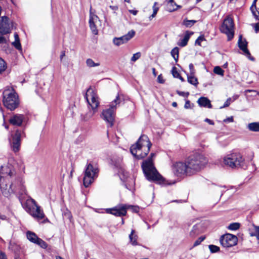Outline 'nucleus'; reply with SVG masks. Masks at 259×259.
<instances>
[{
    "label": "nucleus",
    "instance_id": "nucleus-1",
    "mask_svg": "<svg viewBox=\"0 0 259 259\" xmlns=\"http://www.w3.org/2000/svg\"><path fill=\"white\" fill-rule=\"evenodd\" d=\"M207 163V160L203 155L195 154L189 156L184 163H176L174 166V171L177 176H192L202 169Z\"/></svg>",
    "mask_w": 259,
    "mask_h": 259
},
{
    "label": "nucleus",
    "instance_id": "nucleus-2",
    "mask_svg": "<svg viewBox=\"0 0 259 259\" xmlns=\"http://www.w3.org/2000/svg\"><path fill=\"white\" fill-rule=\"evenodd\" d=\"M155 154L151 153L150 156L142 163V168L146 179L150 181L156 182L160 184H164L165 179L157 171L154 165L153 157Z\"/></svg>",
    "mask_w": 259,
    "mask_h": 259
},
{
    "label": "nucleus",
    "instance_id": "nucleus-3",
    "mask_svg": "<svg viewBox=\"0 0 259 259\" xmlns=\"http://www.w3.org/2000/svg\"><path fill=\"white\" fill-rule=\"evenodd\" d=\"M152 144L147 136L142 135L135 144L132 145L130 151L132 154L137 159H142L149 152Z\"/></svg>",
    "mask_w": 259,
    "mask_h": 259
},
{
    "label": "nucleus",
    "instance_id": "nucleus-4",
    "mask_svg": "<svg viewBox=\"0 0 259 259\" xmlns=\"http://www.w3.org/2000/svg\"><path fill=\"white\" fill-rule=\"evenodd\" d=\"M6 180V179L4 178L0 177V187L2 193L5 195L13 193H17L20 195H23L26 193L25 187L21 178L16 179L10 185L5 183Z\"/></svg>",
    "mask_w": 259,
    "mask_h": 259
},
{
    "label": "nucleus",
    "instance_id": "nucleus-5",
    "mask_svg": "<svg viewBox=\"0 0 259 259\" xmlns=\"http://www.w3.org/2000/svg\"><path fill=\"white\" fill-rule=\"evenodd\" d=\"M22 206L27 212L37 220L44 219L45 216L43 210L35 200L30 197L22 204Z\"/></svg>",
    "mask_w": 259,
    "mask_h": 259
},
{
    "label": "nucleus",
    "instance_id": "nucleus-6",
    "mask_svg": "<svg viewBox=\"0 0 259 259\" xmlns=\"http://www.w3.org/2000/svg\"><path fill=\"white\" fill-rule=\"evenodd\" d=\"M99 169L97 164L91 162L87 164L83 177V185L89 187L98 177Z\"/></svg>",
    "mask_w": 259,
    "mask_h": 259
},
{
    "label": "nucleus",
    "instance_id": "nucleus-7",
    "mask_svg": "<svg viewBox=\"0 0 259 259\" xmlns=\"http://www.w3.org/2000/svg\"><path fill=\"white\" fill-rule=\"evenodd\" d=\"M121 102V99L119 95L116 97V98L110 103L108 109L104 110L102 111V117L105 120L110 127L114 124L115 118V112Z\"/></svg>",
    "mask_w": 259,
    "mask_h": 259
},
{
    "label": "nucleus",
    "instance_id": "nucleus-8",
    "mask_svg": "<svg viewBox=\"0 0 259 259\" xmlns=\"http://www.w3.org/2000/svg\"><path fill=\"white\" fill-rule=\"evenodd\" d=\"M224 163L231 168L243 167L245 160L239 153L234 152L228 154L224 158Z\"/></svg>",
    "mask_w": 259,
    "mask_h": 259
},
{
    "label": "nucleus",
    "instance_id": "nucleus-9",
    "mask_svg": "<svg viewBox=\"0 0 259 259\" xmlns=\"http://www.w3.org/2000/svg\"><path fill=\"white\" fill-rule=\"evenodd\" d=\"M3 102L8 109L13 110L19 105L18 96L13 90L7 89L3 92Z\"/></svg>",
    "mask_w": 259,
    "mask_h": 259
},
{
    "label": "nucleus",
    "instance_id": "nucleus-10",
    "mask_svg": "<svg viewBox=\"0 0 259 259\" xmlns=\"http://www.w3.org/2000/svg\"><path fill=\"white\" fill-rule=\"evenodd\" d=\"M221 31L227 35L228 40H231L234 35V25L233 19L230 17H227L220 27Z\"/></svg>",
    "mask_w": 259,
    "mask_h": 259
},
{
    "label": "nucleus",
    "instance_id": "nucleus-11",
    "mask_svg": "<svg viewBox=\"0 0 259 259\" xmlns=\"http://www.w3.org/2000/svg\"><path fill=\"white\" fill-rule=\"evenodd\" d=\"M24 135L23 131L17 130L13 134H11L9 141L11 149L14 152H17L19 151L21 146V138Z\"/></svg>",
    "mask_w": 259,
    "mask_h": 259
},
{
    "label": "nucleus",
    "instance_id": "nucleus-12",
    "mask_svg": "<svg viewBox=\"0 0 259 259\" xmlns=\"http://www.w3.org/2000/svg\"><path fill=\"white\" fill-rule=\"evenodd\" d=\"M84 97L92 109H97L99 106L98 97L95 90L90 87L87 91Z\"/></svg>",
    "mask_w": 259,
    "mask_h": 259
},
{
    "label": "nucleus",
    "instance_id": "nucleus-13",
    "mask_svg": "<svg viewBox=\"0 0 259 259\" xmlns=\"http://www.w3.org/2000/svg\"><path fill=\"white\" fill-rule=\"evenodd\" d=\"M237 237L231 234H227L221 236L220 242L224 247H230L235 245L237 243Z\"/></svg>",
    "mask_w": 259,
    "mask_h": 259
},
{
    "label": "nucleus",
    "instance_id": "nucleus-14",
    "mask_svg": "<svg viewBox=\"0 0 259 259\" xmlns=\"http://www.w3.org/2000/svg\"><path fill=\"white\" fill-rule=\"evenodd\" d=\"M129 207V205L120 204L113 208L107 209L106 212L116 217H122L126 215L127 209Z\"/></svg>",
    "mask_w": 259,
    "mask_h": 259
},
{
    "label": "nucleus",
    "instance_id": "nucleus-15",
    "mask_svg": "<svg viewBox=\"0 0 259 259\" xmlns=\"http://www.w3.org/2000/svg\"><path fill=\"white\" fill-rule=\"evenodd\" d=\"M135 35V31L133 30L130 31L127 34L119 37H114L113 43L116 46L126 43L131 39Z\"/></svg>",
    "mask_w": 259,
    "mask_h": 259
},
{
    "label": "nucleus",
    "instance_id": "nucleus-16",
    "mask_svg": "<svg viewBox=\"0 0 259 259\" xmlns=\"http://www.w3.org/2000/svg\"><path fill=\"white\" fill-rule=\"evenodd\" d=\"M12 24L8 17L3 16L0 20V33L6 34L11 32Z\"/></svg>",
    "mask_w": 259,
    "mask_h": 259
},
{
    "label": "nucleus",
    "instance_id": "nucleus-17",
    "mask_svg": "<svg viewBox=\"0 0 259 259\" xmlns=\"http://www.w3.org/2000/svg\"><path fill=\"white\" fill-rule=\"evenodd\" d=\"M238 47L240 50H241L249 59L253 60V58L251 57L250 54L247 48V42L245 39H243L242 35H240L238 42Z\"/></svg>",
    "mask_w": 259,
    "mask_h": 259
},
{
    "label": "nucleus",
    "instance_id": "nucleus-18",
    "mask_svg": "<svg viewBox=\"0 0 259 259\" xmlns=\"http://www.w3.org/2000/svg\"><path fill=\"white\" fill-rule=\"evenodd\" d=\"M91 9H92L91 8ZM98 19V17L97 15L93 14L91 12V9H90V19H89V24L91 30L92 32L96 35L98 33V30L97 29L96 25L95 24L97 22Z\"/></svg>",
    "mask_w": 259,
    "mask_h": 259
},
{
    "label": "nucleus",
    "instance_id": "nucleus-19",
    "mask_svg": "<svg viewBox=\"0 0 259 259\" xmlns=\"http://www.w3.org/2000/svg\"><path fill=\"white\" fill-rule=\"evenodd\" d=\"M24 119L22 114H15L9 119V122L14 125L20 126Z\"/></svg>",
    "mask_w": 259,
    "mask_h": 259
},
{
    "label": "nucleus",
    "instance_id": "nucleus-20",
    "mask_svg": "<svg viewBox=\"0 0 259 259\" xmlns=\"http://www.w3.org/2000/svg\"><path fill=\"white\" fill-rule=\"evenodd\" d=\"M250 10L256 19L259 20V0H254Z\"/></svg>",
    "mask_w": 259,
    "mask_h": 259
},
{
    "label": "nucleus",
    "instance_id": "nucleus-21",
    "mask_svg": "<svg viewBox=\"0 0 259 259\" xmlns=\"http://www.w3.org/2000/svg\"><path fill=\"white\" fill-rule=\"evenodd\" d=\"M193 34V32H189L188 31H187L185 33L184 38L180 40L178 45L181 47H184L186 46L187 45L188 41L190 38V36Z\"/></svg>",
    "mask_w": 259,
    "mask_h": 259
},
{
    "label": "nucleus",
    "instance_id": "nucleus-22",
    "mask_svg": "<svg viewBox=\"0 0 259 259\" xmlns=\"http://www.w3.org/2000/svg\"><path fill=\"white\" fill-rule=\"evenodd\" d=\"M197 103L200 106L208 107L211 108L212 105L210 103V101L207 98L200 97L197 101Z\"/></svg>",
    "mask_w": 259,
    "mask_h": 259
},
{
    "label": "nucleus",
    "instance_id": "nucleus-23",
    "mask_svg": "<svg viewBox=\"0 0 259 259\" xmlns=\"http://www.w3.org/2000/svg\"><path fill=\"white\" fill-rule=\"evenodd\" d=\"M27 239L31 241L35 244L37 239L39 238L37 235L33 232L28 231L26 234Z\"/></svg>",
    "mask_w": 259,
    "mask_h": 259
},
{
    "label": "nucleus",
    "instance_id": "nucleus-24",
    "mask_svg": "<svg viewBox=\"0 0 259 259\" xmlns=\"http://www.w3.org/2000/svg\"><path fill=\"white\" fill-rule=\"evenodd\" d=\"M200 232L201 231L200 230V225H196L193 227L192 229L189 233V235L191 237H194L196 235L200 234Z\"/></svg>",
    "mask_w": 259,
    "mask_h": 259
},
{
    "label": "nucleus",
    "instance_id": "nucleus-25",
    "mask_svg": "<svg viewBox=\"0 0 259 259\" xmlns=\"http://www.w3.org/2000/svg\"><path fill=\"white\" fill-rule=\"evenodd\" d=\"M247 128L249 131L252 132H259V122H254L250 123L248 124Z\"/></svg>",
    "mask_w": 259,
    "mask_h": 259
},
{
    "label": "nucleus",
    "instance_id": "nucleus-26",
    "mask_svg": "<svg viewBox=\"0 0 259 259\" xmlns=\"http://www.w3.org/2000/svg\"><path fill=\"white\" fill-rule=\"evenodd\" d=\"M97 109L90 110L85 114L82 116V118L84 121H88L94 116Z\"/></svg>",
    "mask_w": 259,
    "mask_h": 259
},
{
    "label": "nucleus",
    "instance_id": "nucleus-27",
    "mask_svg": "<svg viewBox=\"0 0 259 259\" xmlns=\"http://www.w3.org/2000/svg\"><path fill=\"white\" fill-rule=\"evenodd\" d=\"M135 231L132 230L131 234L129 235V238L130 240V242L133 245H138L137 242L138 236L137 235H135Z\"/></svg>",
    "mask_w": 259,
    "mask_h": 259
},
{
    "label": "nucleus",
    "instance_id": "nucleus-28",
    "mask_svg": "<svg viewBox=\"0 0 259 259\" xmlns=\"http://www.w3.org/2000/svg\"><path fill=\"white\" fill-rule=\"evenodd\" d=\"M187 80L189 83L195 87H197L198 84V79L195 76V75L187 74Z\"/></svg>",
    "mask_w": 259,
    "mask_h": 259
},
{
    "label": "nucleus",
    "instance_id": "nucleus-29",
    "mask_svg": "<svg viewBox=\"0 0 259 259\" xmlns=\"http://www.w3.org/2000/svg\"><path fill=\"white\" fill-rule=\"evenodd\" d=\"M157 2H155L154 3V5L153 6V7H152V9H153V13L151 15H150L149 17V20L150 21H151L153 18H154L157 13V12L159 10V7L157 6Z\"/></svg>",
    "mask_w": 259,
    "mask_h": 259
},
{
    "label": "nucleus",
    "instance_id": "nucleus-30",
    "mask_svg": "<svg viewBox=\"0 0 259 259\" xmlns=\"http://www.w3.org/2000/svg\"><path fill=\"white\" fill-rule=\"evenodd\" d=\"M157 2H155L154 3V5L153 6V7H152V9H153V13L151 15H150L149 17V20L150 21H151L153 18H154L157 13V12L159 10V7L157 6Z\"/></svg>",
    "mask_w": 259,
    "mask_h": 259
},
{
    "label": "nucleus",
    "instance_id": "nucleus-31",
    "mask_svg": "<svg viewBox=\"0 0 259 259\" xmlns=\"http://www.w3.org/2000/svg\"><path fill=\"white\" fill-rule=\"evenodd\" d=\"M86 64L89 67H97L100 65V63H95L92 59L90 58L87 59Z\"/></svg>",
    "mask_w": 259,
    "mask_h": 259
},
{
    "label": "nucleus",
    "instance_id": "nucleus-32",
    "mask_svg": "<svg viewBox=\"0 0 259 259\" xmlns=\"http://www.w3.org/2000/svg\"><path fill=\"white\" fill-rule=\"evenodd\" d=\"M171 55L175 60L177 62L179 58V49L178 47H175L171 50Z\"/></svg>",
    "mask_w": 259,
    "mask_h": 259
},
{
    "label": "nucleus",
    "instance_id": "nucleus-33",
    "mask_svg": "<svg viewBox=\"0 0 259 259\" xmlns=\"http://www.w3.org/2000/svg\"><path fill=\"white\" fill-rule=\"evenodd\" d=\"M238 98V96H234L232 98H228L226 101L225 102L224 105H223V107H228L231 102H234L235 100H236Z\"/></svg>",
    "mask_w": 259,
    "mask_h": 259
},
{
    "label": "nucleus",
    "instance_id": "nucleus-34",
    "mask_svg": "<svg viewBox=\"0 0 259 259\" xmlns=\"http://www.w3.org/2000/svg\"><path fill=\"white\" fill-rule=\"evenodd\" d=\"M7 67V64L5 61L0 58V74L6 70Z\"/></svg>",
    "mask_w": 259,
    "mask_h": 259
},
{
    "label": "nucleus",
    "instance_id": "nucleus-35",
    "mask_svg": "<svg viewBox=\"0 0 259 259\" xmlns=\"http://www.w3.org/2000/svg\"><path fill=\"white\" fill-rule=\"evenodd\" d=\"M196 22L197 21L196 20H188L186 19L184 20L183 24L186 27H191L194 25Z\"/></svg>",
    "mask_w": 259,
    "mask_h": 259
},
{
    "label": "nucleus",
    "instance_id": "nucleus-36",
    "mask_svg": "<svg viewBox=\"0 0 259 259\" xmlns=\"http://www.w3.org/2000/svg\"><path fill=\"white\" fill-rule=\"evenodd\" d=\"M35 244L39 245L43 248H46L47 247V244L41 239L38 238Z\"/></svg>",
    "mask_w": 259,
    "mask_h": 259
},
{
    "label": "nucleus",
    "instance_id": "nucleus-37",
    "mask_svg": "<svg viewBox=\"0 0 259 259\" xmlns=\"http://www.w3.org/2000/svg\"><path fill=\"white\" fill-rule=\"evenodd\" d=\"M179 8H181V6H179L177 4H176V6L174 4L173 5H170V4H167L168 11L169 12H173L174 11H176Z\"/></svg>",
    "mask_w": 259,
    "mask_h": 259
},
{
    "label": "nucleus",
    "instance_id": "nucleus-38",
    "mask_svg": "<svg viewBox=\"0 0 259 259\" xmlns=\"http://www.w3.org/2000/svg\"><path fill=\"white\" fill-rule=\"evenodd\" d=\"M213 72L218 75H223L224 71L219 66H215L213 69Z\"/></svg>",
    "mask_w": 259,
    "mask_h": 259
},
{
    "label": "nucleus",
    "instance_id": "nucleus-39",
    "mask_svg": "<svg viewBox=\"0 0 259 259\" xmlns=\"http://www.w3.org/2000/svg\"><path fill=\"white\" fill-rule=\"evenodd\" d=\"M240 227V224L237 223H234L231 224L229 227L228 229L231 230H236L239 229Z\"/></svg>",
    "mask_w": 259,
    "mask_h": 259
},
{
    "label": "nucleus",
    "instance_id": "nucleus-40",
    "mask_svg": "<svg viewBox=\"0 0 259 259\" xmlns=\"http://www.w3.org/2000/svg\"><path fill=\"white\" fill-rule=\"evenodd\" d=\"M208 247L209 249H210V252L212 253L217 252L220 250L219 247L214 245H209L208 246Z\"/></svg>",
    "mask_w": 259,
    "mask_h": 259
},
{
    "label": "nucleus",
    "instance_id": "nucleus-41",
    "mask_svg": "<svg viewBox=\"0 0 259 259\" xmlns=\"http://www.w3.org/2000/svg\"><path fill=\"white\" fill-rule=\"evenodd\" d=\"M205 237L204 236L200 237L197 240H196L193 244V247H195L199 245L204 239Z\"/></svg>",
    "mask_w": 259,
    "mask_h": 259
},
{
    "label": "nucleus",
    "instance_id": "nucleus-42",
    "mask_svg": "<svg viewBox=\"0 0 259 259\" xmlns=\"http://www.w3.org/2000/svg\"><path fill=\"white\" fill-rule=\"evenodd\" d=\"M171 73L175 78H177L180 76V73L177 71V69L176 67H173L171 70Z\"/></svg>",
    "mask_w": 259,
    "mask_h": 259
},
{
    "label": "nucleus",
    "instance_id": "nucleus-43",
    "mask_svg": "<svg viewBox=\"0 0 259 259\" xmlns=\"http://www.w3.org/2000/svg\"><path fill=\"white\" fill-rule=\"evenodd\" d=\"M141 57V53L140 52L136 53L133 55L132 57L131 58V61L133 62H135L137 60H138Z\"/></svg>",
    "mask_w": 259,
    "mask_h": 259
},
{
    "label": "nucleus",
    "instance_id": "nucleus-44",
    "mask_svg": "<svg viewBox=\"0 0 259 259\" xmlns=\"http://www.w3.org/2000/svg\"><path fill=\"white\" fill-rule=\"evenodd\" d=\"M12 45L15 47L16 49L18 50H21V46L20 41H15L12 43Z\"/></svg>",
    "mask_w": 259,
    "mask_h": 259
},
{
    "label": "nucleus",
    "instance_id": "nucleus-45",
    "mask_svg": "<svg viewBox=\"0 0 259 259\" xmlns=\"http://www.w3.org/2000/svg\"><path fill=\"white\" fill-rule=\"evenodd\" d=\"M189 70H190L189 74L190 75H195V70L194 67V65H193V64L190 63L189 65Z\"/></svg>",
    "mask_w": 259,
    "mask_h": 259
},
{
    "label": "nucleus",
    "instance_id": "nucleus-46",
    "mask_svg": "<svg viewBox=\"0 0 259 259\" xmlns=\"http://www.w3.org/2000/svg\"><path fill=\"white\" fill-rule=\"evenodd\" d=\"M254 230H255L254 234H251V235L256 236L257 239L258 240H259V226H254Z\"/></svg>",
    "mask_w": 259,
    "mask_h": 259
},
{
    "label": "nucleus",
    "instance_id": "nucleus-47",
    "mask_svg": "<svg viewBox=\"0 0 259 259\" xmlns=\"http://www.w3.org/2000/svg\"><path fill=\"white\" fill-rule=\"evenodd\" d=\"M204 40V38L203 36H200L195 41V44L199 46H201V42Z\"/></svg>",
    "mask_w": 259,
    "mask_h": 259
},
{
    "label": "nucleus",
    "instance_id": "nucleus-48",
    "mask_svg": "<svg viewBox=\"0 0 259 259\" xmlns=\"http://www.w3.org/2000/svg\"><path fill=\"white\" fill-rule=\"evenodd\" d=\"M233 121H234L233 117L230 116L229 117H228V118L224 119L223 122H224L225 123H228V122H233Z\"/></svg>",
    "mask_w": 259,
    "mask_h": 259
},
{
    "label": "nucleus",
    "instance_id": "nucleus-49",
    "mask_svg": "<svg viewBox=\"0 0 259 259\" xmlns=\"http://www.w3.org/2000/svg\"><path fill=\"white\" fill-rule=\"evenodd\" d=\"M177 94H179L180 96H184V97H188L189 95V93L188 92L185 93L184 92H181V91H177Z\"/></svg>",
    "mask_w": 259,
    "mask_h": 259
},
{
    "label": "nucleus",
    "instance_id": "nucleus-50",
    "mask_svg": "<svg viewBox=\"0 0 259 259\" xmlns=\"http://www.w3.org/2000/svg\"><path fill=\"white\" fill-rule=\"evenodd\" d=\"M184 107L186 109H189L191 108L190 102L189 100H187L185 102Z\"/></svg>",
    "mask_w": 259,
    "mask_h": 259
},
{
    "label": "nucleus",
    "instance_id": "nucleus-51",
    "mask_svg": "<svg viewBox=\"0 0 259 259\" xmlns=\"http://www.w3.org/2000/svg\"><path fill=\"white\" fill-rule=\"evenodd\" d=\"M0 259H7L5 254L0 251Z\"/></svg>",
    "mask_w": 259,
    "mask_h": 259
},
{
    "label": "nucleus",
    "instance_id": "nucleus-52",
    "mask_svg": "<svg viewBox=\"0 0 259 259\" xmlns=\"http://www.w3.org/2000/svg\"><path fill=\"white\" fill-rule=\"evenodd\" d=\"M158 81L159 83H162L164 82L163 79L162 78L161 74L158 75L157 78Z\"/></svg>",
    "mask_w": 259,
    "mask_h": 259
},
{
    "label": "nucleus",
    "instance_id": "nucleus-53",
    "mask_svg": "<svg viewBox=\"0 0 259 259\" xmlns=\"http://www.w3.org/2000/svg\"><path fill=\"white\" fill-rule=\"evenodd\" d=\"M204 121L207 123H208L210 125H213L214 124V122L212 120L208 119V118H206Z\"/></svg>",
    "mask_w": 259,
    "mask_h": 259
},
{
    "label": "nucleus",
    "instance_id": "nucleus-54",
    "mask_svg": "<svg viewBox=\"0 0 259 259\" xmlns=\"http://www.w3.org/2000/svg\"><path fill=\"white\" fill-rule=\"evenodd\" d=\"M130 207L128 208H129L130 207H132L133 208V210L135 212H138V210H139V207H137V206H131V205H129Z\"/></svg>",
    "mask_w": 259,
    "mask_h": 259
},
{
    "label": "nucleus",
    "instance_id": "nucleus-55",
    "mask_svg": "<svg viewBox=\"0 0 259 259\" xmlns=\"http://www.w3.org/2000/svg\"><path fill=\"white\" fill-rule=\"evenodd\" d=\"M124 176H126V177H127V172H124L123 173V178L121 177V176H120V179H121L123 181H125L126 180V178H124Z\"/></svg>",
    "mask_w": 259,
    "mask_h": 259
},
{
    "label": "nucleus",
    "instance_id": "nucleus-56",
    "mask_svg": "<svg viewBox=\"0 0 259 259\" xmlns=\"http://www.w3.org/2000/svg\"><path fill=\"white\" fill-rule=\"evenodd\" d=\"M129 12H130V13L133 14L134 15H136L137 14V13H138V11L134 10H129Z\"/></svg>",
    "mask_w": 259,
    "mask_h": 259
},
{
    "label": "nucleus",
    "instance_id": "nucleus-57",
    "mask_svg": "<svg viewBox=\"0 0 259 259\" xmlns=\"http://www.w3.org/2000/svg\"><path fill=\"white\" fill-rule=\"evenodd\" d=\"M6 38L3 36H0V44L6 42Z\"/></svg>",
    "mask_w": 259,
    "mask_h": 259
},
{
    "label": "nucleus",
    "instance_id": "nucleus-58",
    "mask_svg": "<svg viewBox=\"0 0 259 259\" xmlns=\"http://www.w3.org/2000/svg\"><path fill=\"white\" fill-rule=\"evenodd\" d=\"M65 56V52L62 51L60 55V60L62 61L63 58Z\"/></svg>",
    "mask_w": 259,
    "mask_h": 259
},
{
    "label": "nucleus",
    "instance_id": "nucleus-59",
    "mask_svg": "<svg viewBox=\"0 0 259 259\" xmlns=\"http://www.w3.org/2000/svg\"><path fill=\"white\" fill-rule=\"evenodd\" d=\"M15 41H20L19 35L17 33L14 34Z\"/></svg>",
    "mask_w": 259,
    "mask_h": 259
},
{
    "label": "nucleus",
    "instance_id": "nucleus-60",
    "mask_svg": "<svg viewBox=\"0 0 259 259\" xmlns=\"http://www.w3.org/2000/svg\"><path fill=\"white\" fill-rule=\"evenodd\" d=\"M170 4V5H174L175 6H176V3L174 2V0H168V4Z\"/></svg>",
    "mask_w": 259,
    "mask_h": 259
},
{
    "label": "nucleus",
    "instance_id": "nucleus-61",
    "mask_svg": "<svg viewBox=\"0 0 259 259\" xmlns=\"http://www.w3.org/2000/svg\"><path fill=\"white\" fill-rule=\"evenodd\" d=\"M7 218L6 216L5 215L2 214L0 213V219L2 220H5Z\"/></svg>",
    "mask_w": 259,
    "mask_h": 259
},
{
    "label": "nucleus",
    "instance_id": "nucleus-62",
    "mask_svg": "<svg viewBox=\"0 0 259 259\" xmlns=\"http://www.w3.org/2000/svg\"><path fill=\"white\" fill-rule=\"evenodd\" d=\"M110 8L113 10H116L118 9V7L115 6H110Z\"/></svg>",
    "mask_w": 259,
    "mask_h": 259
},
{
    "label": "nucleus",
    "instance_id": "nucleus-63",
    "mask_svg": "<svg viewBox=\"0 0 259 259\" xmlns=\"http://www.w3.org/2000/svg\"><path fill=\"white\" fill-rule=\"evenodd\" d=\"M152 70L153 74L154 75V76H156L157 75L156 72V69L154 68H153Z\"/></svg>",
    "mask_w": 259,
    "mask_h": 259
},
{
    "label": "nucleus",
    "instance_id": "nucleus-64",
    "mask_svg": "<svg viewBox=\"0 0 259 259\" xmlns=\"http://www.w3.org/2000/svg\"><path fill=\"white\" fill-rule=\"evenodd\" d=\"M177 78H179L182 81H184L185 80L183 77H182L180 75L179 77H178Z\"/></svg>",
    "mask_w": 259,
    "mask_h": 259
}]
</instances>
